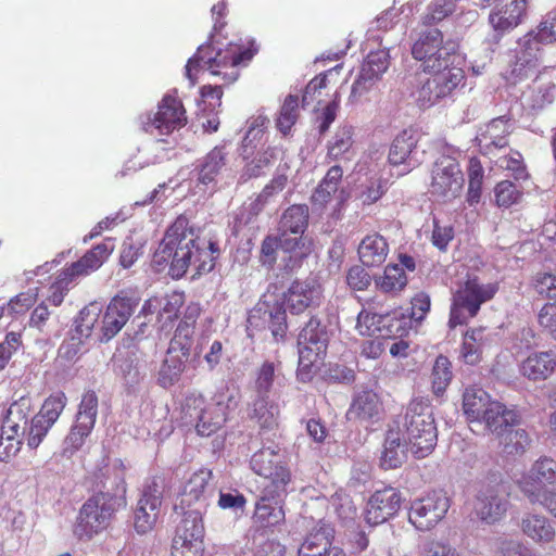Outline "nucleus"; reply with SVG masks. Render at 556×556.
<instances>
[{"label": "nucleus", "instance_id": "19", "mask_svg": "<svg viewBox=\"0 0 556 556\" xmlns=\"http://www.w3.org/2000/svg\"><path fill=\"white\" fill-rule=\"evenodd\" d=\"M138 306V300L132 296L116 295L114 296L102 318L101 341H110L114 338L129 320Z\"/></svg>", "mask_w": 556, "mask_h": 556}, {"label": "nucleus", "instance_id": "32", "mask_svg": "<svg viewBox=\"0 0 556 556\" xmlns=\"http://www.w3.org/2000/svg\"><path fill=\"white\" fill-rule=\"evenodd\" d=\"M190 353L182 348L181 351L168 348L165 359L163 361L159 371V383L163 388L174 386L180 379L181 374L186 369V363Z\"/></svg>", "mask_w": 556, "mask_h": 556}, {"label": "nucleus", "instance_id": "24", "mask_svg": "<svg viewBox=\"0 0 556 556\" xmlns=\"http://www.w3.org/2000/svg\"><path fill=\"white\" fill-rule=\"evenodd\" d=\"M161 504V490L153 482L144 489L135 511V528L138 533H146L152 529L157 519Z\"/></svg>", "mask_w": 556, "mask_h": 556}, {"label": "nucleus", "instance_id": "17", "mask_svg": "<svg viewBox=\"0 0 556 556\" xmlns=\"http://www.w3.org/2000/svg\"><path fill=\"white\" fill-rule=\"evenodd\" d=\"M250 327L263 329L268 327L275 340H280L287 331V314L283 304L278 300L260 301L248 317Z\"/></svg>", "mask_w": 556, "mask_h": 556}, {"label": "nucleus", "instance_id": "59", "mask_svg": "<svg viewBox=\"0 0 556 556\" xmlns=\"http://www.w3.org/2000/svg\"><path fill=\"white\" fill-rule=\"evenodd\" d=\"M389 67V51L386 49L372 51L367 55L361 70L380 79L381 75Z\"/></svg>", "mask_w": 556, "mask_h": 556}, {"label": "nucleus", "instance_id": "44", "mask_svg": "<svg viewBox=\"0 0 556 556\" xmlns=\"http://www.w3.org/2000/svg\"><path fill=\"white\" fill-rule=\"evenodd\" d=\"M251 418L255 419L262 428L271 429L278 424L279 406L269 400L268 396L256 395L252 403L250 413Z\"/></svg>", "mask_w": 556, "mask_h": 556}, {"label": "nucleus", "instance_id": "14", "mask_svg": "<svg viewBox=\"0 0 556 556\" xmlns=\"http://www.w3.org/2000/svg\"><path fill=\"white\" fill-rule=\"evenodd\" d=\"M187 122L186 111L180 100L165 96L159 104L157 112L140 117L141 128L151 135H168L182 127Z\"/></svg>", "mask_w": 556, "mask_h": 556}, {"label": "nucleus", "instance_id": "31", "mask_svg": "<svg viewBox=\"0 0 556 556\" xmlns=\"http://www.w3.org/2000/svg\"><path fill=\"white\" fill-rule=\"evenodd\" d=\"M114 244L108 239L105 242L96 245L88 251L80 260L73 263L66 269L75 279L87 276L101 267L104 261L111 255Z\"/></svg>", "mask_w": 556, "mask_h": 556}, {"label": "nucleus", "instance_id": "58", "mask_svg": "<svg viewBox=\"0 0 556 556\" xmlns=\"http://www.w3.org/2000/svg\"><path fill=\"white\" fill-rule=\"evenodd\" d=\"M75 281L74 276L66 268L63 269L49 288L48 301L54 306L61 305L71 285Z\"/></svg>", "mask_w": 556, "mask_h": 556}, {"label": "nucleus", "instance_id": "54", "mask_svg": "<svg viewBox=\"0 0 556 556\" xmlns=\"http://www.w3.org/2000/svg\"><path fill=\"white\" fill-rule=\"evenodd\" d=\"M99 316V308L97 305H90L83 308L79 316L75 320V327L72 331V336H76L85 342L91 334L94 324Z\"/></svg>", "mask_w": 556, "mask_h": 556}, {"label": "nucleus", "instance_id": "45", "mask_svg": "<svg viewBox=\"0 0 556 556\" xmlns=\"http://www.w3.org/2000/svg\"><path fill=\"white\" fill-rule=\"evenodd\" d=\"M556 96V86L551 83H534L522 94L526 105L533 110H540L551 104Z\"/></svg>", "mask_w": 556, "mask_h": 556}, {"label": "nucleus", "instance_id": "49", "mask_svg": "<svg viewBox=\"0 0 556 556\" xmlns=\"http://www.w3.org/2000/svg\"><path fill=\"white\" fill-rule=\"evenodd\" d=\"M299 116L300 108L298 96H287L276 118V126L278 130L283 136L290 135L292 127L295 125Z\"/></svg>", "mask_w": 556, "mask_h": 556}, {"label": "nucleus", "instance_id": "37", "mask_svg": "<svg viewBox=\"0 0 556 556\" xmlns=\"http://www.w3.org/2000/svg\"><path fill=\"white\" fill-rule=\"evenodd\" d=\"M389 253V245L380 235L365 237L358 245V256L363 265L371 267L381 265Z\"/></svg>", "mask_w": 556, "mask_h": 556}, {"label": "nucleus", "instance_id": "12", "mask_svg": "<svg viewBox=\"0 0 556 556\" xmlns=\"http://www.w3.org/2000/svg\"><path fill=\"white\" fill-rule=\"evenodd\" d=\"M97 416L98 396L93 391H88L83 394L75 421L63 441V456L71 457L85 444L94 427Z\"/></svg>", "mask_w": 556, "mask_h": 556}, {"label": "nucleus", "instance_id": "42", "mask_svg": "<svg viewBox=\"0 0 556 556\" xmlns=\"http://www.w3.org/2000/svg\"><path fill=\"white\" fill-rule=\"evenodd\" d=\"M228 153L225 147H215L203 159L199 169L198 180L203 185L213 182L225 167Z\"/></svg>", "mask_w": 556, "mask_h": 556}, {"label": "nucleus", "instance_id": "18", "mask_svg": "<svg viewBox=\"0 0 556 556\" xmlns=\"http://www.w3.org/2000/svg\"><path fill=\"white\" fill-rule=\"evenodd\" d=\"M212 472L208 470H200L193 473L186 482L175 504V510L178 513L188 509H200L202 513L206 506L207 500L213 493L210 484Z\"/></svg>", "mask_w": 556, "mask_h": 556}, {"label": "nucleus", "instance_id": "55", "mask_svg": "<svg viewBox=\"0 0 556 556\" xmlns=\"http://www.w3.org/2000/svg\"><path fill=\"white\" fill-rule=\"evenodd\" d=\"M501 444L507 454H521L531 444V439L525 429L510 428L501 439Z\"/></svg>", "mask_w": 556, "mask_h": 556}, {"label": "nucleus", "instance_id": "10", "mask_svg": "<svg viewBox=\"0 0 556 556\" xmlns=\"http://www.w3.org/2000/svg\"><path fill=\"white\" fill-rule=\"evenodd\" d=\"M308 225V207L295 204L288 207L279 222L278 235L281 237L282 249L290 252L292 267L299 265L306 255L303 233Z\"/></svg>", "mask_w": 556, "mask_h": 556}, {"label": "nucleus", "instance_id": "2", "mask_svg": "<svg viewBox=\"0 0 556 556\" xmlns=\"http://www.w3.org/2000/svg\"><path fill=\"white\" fill-rule=\"evenodd\" d=\"M254 55L251 49L241 50L238 45L229 43L226 49L214 52L211 46L199 47L197 53L189 59L186 65V76L190 85L194 86L197 78L194 72L208 71L212 75L223 76L231 84L239 77L238 65L249 62Z\"/></svg>", "mask_w": 556, "mask_h": 556}, {"label": "nucleus", "instance_id": "62", "mask_svg": "<svg viewBox=\"0 0 556 556\" xmlns=\"http://www.w3.org/2000/svg\"><path fill=\"white\" fill-rule=\"evenodd\" d=\"M162 304L160 308V317L167 321H173L177 318L180 307L185 302L184 293L173 292L164 298H160Z\"/></svg>", "mask_w": 556, "mask_h": 556}, {"label": "nucleus", "instance_id": "23", "mask_svg": "<svg viewBox=\"0 0 556 556\" xmlns=\"http://www.w3.org/2000/svg\"><path fill=\"white\" fill-rule=\"evenodd\" d=\"M333 534L334 530L329 523L319 521L300 546L299 556H325L327 553L332 556H344L342 549L330 548Z\"/></svg>", "mask_w": 556, "mask_h": 556}, {"label": "nucleus", "instance_id": "43", "mask_svg": "<svg viewBox=\"0 0 556 556\" xmlns=\"http://www.w3.org/2000/svg\"><path fill=\"white\" fill-rule=\"evenodd\" d=\"M484 329L477 328L468 330L463 340L460 357L468 365H476L481 361L484 345L486 344Z\"/></svg>", "mask_w": 556, "mask_h": 556}, {"label": "nucleus", "instance_id": "15", "mask_svg": "<svg viewBox=\"0 0 556 556\" xmlns=\"http://www.w3.org/2000/svg\"><path fill=\"white\" fill-rule=\"evenodd\" d=\"M448 507L450 501L445 493L432 491L412 503L408 520L417 530L428 531L443 519Z\"/></svg>", "mask_w": 556, "mask_h": 556}, {"label": "nucleus", "instance_id": "63", "mask_svg": "<svg viewBox=\"0 0 556 556\" xmlns=\"http://www.w3.org/2000/svg\"><path fill=\"white\" fill-rule=\"evenodd\" d=\"M51 427V425H48L45 420L39 419V417L35 415L30 424L27 425V430L24 435L26 437L27 445L30 448L38 447Z\"/></svg>", "mask_w": 556, "mask_h": 556}, {"label": "nucleus", "instance_id": "16", "mask_svg": "<svg viewBox=\"0 0 556 556\" xmlns=\"http://www.w3.org/2000/svg\"><path fill=\"white\" fill-rule=\"evenodd\" d=\"M508 493L502 482L493 481L483 484L476 497L475 513L482 521L494 523L507 511Z\"/></svg>", "mask_w": 556, "mask_h": 556}, {"label": "nucleus", "instance_id": "47", "mask_svg": "<svg viewBox=\"0 0 556 556\" xmlns=\"http://www.w3.org/2000/svg\"><path fill=\"white\" fill-rule=\"evenodd\" d=\"M282 374L280 363L266 361L255 371V391L256 395L268 396L274 384L279 382Z\"/></svg>", "mask_w": 556, "mask_h": 556}, {"label": "nucleus", "instance_id": "3", "mask_svg": "<svg viewBox=\"0 0 556 556\" xmlns=\"http://www.w3.org/2000/svg\"><path fill=\"white\" fill-rule=\"evenodd\" d=\"M125 498L110 491L92 494L80 507L72 527L75 539L88 542L109 528L114 514L125 506Z\"/></svg>", "mask_w": 556, "mask_h": 556}, {"label": "nucleus", "instance_id": "1", "mask_svg": "<svg viewBox=\"0 0 556 556\" xmlns=\"http://www.w3.org/2000/svg\"><path fill=\"white\" fill-rule=\"evenodd\" d=\"M219 255L216 242L195 238L185 219H177L166 231L153 254L152 263L160 271L169 266L173 278H181L188 269L193 276L210 273Z\"/></svg>", "mask_w": 556, "mask_h": 556}, {"label": "nucleus", "instance_id": "9", "mask_svg": "<svg viewBox=\"0 0 556 556\" xmlns=\"http://www.w3.org/2000/svg\"><path fill=\"white\" fill-rule=\"evenodd\" d=\"M453 61L444 63L440 68H429L426 72L432 73L417 90L416 100L422 108H430L440 100L448 98L463 84L464 71L453 66Z\"/></svg>", "mask_w": 556, "mask_h": 556}, {"label": "nucleus", "instance_id": "38", "mask_svg": "<svg viewBox=\"0 0 556 556\" xmlns=\"http://www.w3.org/2000/svg\"><path fill=\"white\" fill-rule=\"evenodd\" d=\"M182 518L176 528L173 539L204 544V526L200 509L180 511Z\"/></svg>", "mask_w": 556, "mask_h": 556}, {"label": "nucleus", "instance_id": "13", "mask_svg": "<svg viewBox=\"0 0 556 556\" xmlns=\"http://www.w3.org/2000/svg\"><path fill=\"white\" fill-rule=\"evenodd\" d=\"M520 488L531 503L543 504L556 495V463L551 458L535 462L520 480Z\"/></svg>", "mask_w": 556, "mask_h": 556}, {"label": "nucleus", "instance_id": "39", "mask_svg": "<svg viewBox=\"0 0 556 556\" xmlns=\"http://www.w3.org/2000/svg\"><path fill=\"white\" fill-rule=\"evenodd\" d=\"M33 413L31 399L28 396H22L14 401L3 419V428L7 431H23L26 433L29 416Z\"/></svg>", "mask_w": 556, "mask_h": 556}, {"label": "nucleus", "instance_id": "50", "mask_svg": "<svg viewBox=\"0 0 556 556\" xmlns=\"http://www.w3.org/2000/svg\"><path fill=\"white\" fill-rule=\"evenodd\" d=\"M452 364L444 355H439L432 367L431 383L433 393L437 396L442 395L452 381Z\"/></svg>", "mask_w": 556, "mask_h": 556}, {"label": "nucleus", "instance_id": "27", "mask_svg": "<svg viewBox=\"0 0 556 556\" xmlns=\"http://www.w3.org/2000/svg\"><path fill=\"white\" fill-rule=\"evenodd\" d=\"M496 402L481 388H466L463 394L464 414L470 424L482 425V419L489 413L491 404H496Z\"/></svg>", "mask_w": 556, "mask_h": 556}, {"label": "nucleus", "instance_id": "7", "mask_svg": "<svg viewBox=\"0 0 556 556\" xmlns=\"http://www.w3.org/2000/svg\"><path fill=\"white\" fill-rule=\"evenodd\" d=\"M497 291L494 283H480L469 278L454 294L448 325L454 328L476 316L482 303L491 300Z\"/></svg>", "mask_w": 556, "mask_h": 556}, {"label": "nucleus", "instance_id": "64", "mask_svg": "<svg viewBox=\"0 0 556 556\" xmlns=\"http://www.w3.org/2000/svg\"><path fill=\"white\" fill-rule=\"evenodd\" d=\"M535 291L548 299H556V275L552 273H538L533 279Z\"/></svg>", "mask_w": 556, "mask_h": 556}, {"label": "nucleus", "instance_id": "5", "mask_svg": "<svg viewBox=\"0 0 556 556\" xmlns=\"http://www.w3.org/2000/svg\"><path fill=\"white\" fill-rule=\"evenodd\" d=\"M237 406V401L229 390L220 391L214 395L212 402L205 405L201 394L191 393L186 396L184 410L186 415L199 419L197 431L202 437L216 432L227 419L229 410Z\"/></svg>", "mask_w": 556, "mask_h": 556}, {"label": "nucleus", "instance_id": "28", "mask_svg": "<svg viewBox=\"0 0 556 556\" xmlns=\"http://www.w3.org/2000/svg\"><path fill=\"white\" fill-rule=\"evenodd\" d=\"M520 416L515 409L507 408L503 403L491 404L489 413L482 419V425L498 439L519 424Z\"/></svg>", "mask_w": 556, "mask_h": 556}, {"label": "nucleus", "instance_id": "57", "mask_svg": "<svg viewBox=\"0 0 556 556\" xmlns=\"http://www.w3.org/2000/svg\"><path fill=\"white\" fill-rule=\"evenodd\" d=\"M523 38L533 39L536 48H540L541 43L548 45L556 42V13L547 14L538 26L536 31H531Z\"/></svg>", "mask_w": 556, "mask_h": 556}, {"label": "nucleus", "instance_id": "34", "mask_svg": "<svg viewBox=\"0 0 556 556\" xmlns=\"http://www.w3.org/2000/svg\"><path fill=\"white\" fill-rule=\"evenodd\" d=\"M381 410V403L378 395L371 390L358 392L346 413L349 420H371L378 417Z\"/></svg>", "mask_w": 556, "mask_h": 556}, {"label": "nucleus", "instance_id": "33", "mask_svg": "<svg viewBox=\"0 0 556 556\" xmlns=\"http://www.w3.org/2000/svg\"><path fill=\"white\" fill-rule=\"evenodd\" d=\"M354 135L352 125L339 126L327 143V156L331 160H351L355 154Z\"/></svg>", "mask_w": 556, "mask_h": 556}, {"label": "nucleus", "instance_id": "52", "mask_svg": "<svg viewBox=\"0 0 556 556\" xmlns=\"http://www.w3.org/2000/svg\"><path fill=\"white\" fill-rule=\"evenodd\" d=\"M66 403V395L63 392H56L46 399L36 416L45 420L48 425L53 426L64 410Z\"/></svg>", "mask_w": 556, "mask_h": 556}, {"label": "nucleus", "instance_id": "11", "mask_svg": "<svg viewBox=\"0 0 556 556\" xmlns=\"http://www.w3.org/2000/svg\"><path fill=\"white\" fill-rule=\"evenodd\" d=\"M456 50L453 41H443V35L438 28L422 31L412 48L413 56L422 63L424 71L440 68L452 61Z\"/></svg>", "mask_w": 556, "mask_h": 556}, {"label": "nucleus", "instance_id": "51", "mask_svg": "<svg viewBox=\"0 0 556 556\" xmlns=\"http://www.w3.org/2000/svg\"><path fill=\"white\" fill-rule=\"evenodd\" d=\"M282 464H285L282 455L270 447L257 451L250 460L252 470L258 476L269 473Z\"/></svg>", "mask_w": 556, "mask_h": 556}, {"label": "nucleus", "instance_id": "22", "mask_svg": "<svg viewBox=\"0 0 556 556\" xmlns=\"http://www.w3.org/2000/svg\"><path fill=\"white\" fill-rule=\"evenodd\" d=\"M401 505V495L394 488L376 491L369 498L365 520L370 526H378L393 517Z\"/></svg>", "mask_w": 556, "mask_h": 556}, {"label": "nucleus", "instance_id": "60", "mask_svg": "<svg viewBox=\"0 0 556 556\" xmlns=\"http://www.w3.org/2000/svg\"><path fill=\"white\" fill-rule=\"evenodd\" d=\"M455 3L452 0H432L424 15V24L430 25L441 22L455 10Z\"/></svg>", "mask_w": 556, "mask_h": 556}, {"label": "nucleus", "instance_id": "30", "mask_svg": "<svg viewBox=\"0 0 556 556\" xmlns=\"http://www.w3.org/2000/svg\"><path fill=\"white\" fill-rule=\"evenodd\" d=\"M556 359L552 352H533L520 364V374L529 380L547 379L555 369Z\"/></svg>", "mask_w": 556, "mask_h": 556}, {"label": "nucleus", "instance_id": "25", "mask_svg": "<svg viewBox=\"0 0 556 556\" xmlns=\"http://www.w3.org/2000/svg\"><path fill=\"white\" fill-rule=\"evenodd\" d=\"M518 525L522 534L535 544L547 545L556 538L554 522L543 514L525 513Z\"/></svg>", "mask_w": 556, "mask_h": 556}, {"label": "nucleus", "instance_id": "61", "mask_svg": "<svg viewBox=\"0 0 556 556\" xmlns=\"http://www.w3.org/2000/svg\"><path fill=\"white\" fill-rule=\"evenodd\" d=\"M496 204L502 207H509L517 203L521 197L520 190L508 180L498 182L494 189Z\"/></svg>", "mask_w": 556, "mask_h": 556}, {"label": "nucleus", "instance_id": "20", "mask_svg": "<svg viewBox=\"0 0 556 556\" xmlns=\"http://www.w3.org/2000/svg\"><path fill=\"white\" fill-rule=\"evenodd\" d=\"M541 56V48H536L531 38H521L518 41V48L515 51L514 59L505 72V78L511 84H516L529 77L538 67Z\"/></svg>", "mask_w": 556, "mask_h": 556}, {"label": "nucleus", "instance_id": "21", "mask_svg": "<svg viewBox=\"0 0 556 556\" xmlns=\"http://www.w3.org/2000/svg\"><path fill=\"white\" fill-rule=\"evenodd\" d=\"M321 299V286L314 279L295 280L285 293V302L291 314H301L307 308L319 306Z\"/></svg>", "mask_w": 556, "mask_h": 556}, {"label": "nucleus", "instance_id": "29", "mask_svg": "<svg viewBox=\"0 0 556 556\" xmlns=\"http://www.w3.org/2000/svg\"><path fill=\"white\" fill-rule=\"evenodd\" d=\"M527 0H513L509 3L495 8L489 21L495 30L507 31L517 27L526 16Z\"/></svg>", "mask_w": 556, "mask_h": 556}, {"label": "nucleus", "instance_id": "4", "mask_svg": "<svg viewBox=\"0 0 556 556\" xmlns=\"http://www.w3.org/2000/svg\"><path fill=\"white\" fill-rule=\"evenodd\" d=\"M404 438L412 454L417 458L428 456L434 448L438 432L432 408L428 400L414 399L406 410Z\"/></svg>", "mask_w": 556, "mask_h": 556}, {"label": "nucleus", "instance_id": "53", "mask_svg": "<svg viewBox=\"0 0 556 556\" xmlns=\"http://www.w3.org/2000/svg\"><path fill=\"white\" fill-rule=\"evenodd\" d=\"M407 283L404 269L399 265H388L383 276L377 281V286L383 292H395L402 290Z\"/></svg>", "mask_w": 556, "mask_h": 556}, {"label": "nucleus", "instance_id": "56", "mask_svg": "<svg viewBox=\"0 0 556 556\" xmlns=\"http://www.w3.org/2000/svg\"><path fill=\"white\" fill-rule=\"evenodd\" d=\"M25 432L14 431L10 432L1 427L0 435V462H8L20 452L22 446V439Z\"/></svg>", "mask_w": 556, "mask_h": 556}, {"label": "nucleus", "instance_id": "35", "mask_svg": "<svg viewBox=\"0 0 556 556\" xmlns=\"http://www.w3.org/2000/svg\"><path fill=\"white\" fill-rule=\"evenodd\" d=\"M408 451L410 450L405 438L401 439L397 431H388L381 456V466L384 469L400 467L406 460Z\"/></svg>", "mask_w": 556, "mask_h": 556}, {"label": "nucleus", "instance_id": "41", "mask_svg": "<svg viewBox=\"0 0 556 556\" xmlns=\"http://www.w3.org/2000/svg\"><path fill=\"white\" fill-rule=\"evenodd\" d=\"M280 497L281 496H267L262 493L255 506L254 521L262 527H271L283 521L285 511L278 501Z\"/></svg>", "mask_w": 556, "mask_h": 556}, {"label": "nucleus", "instance_id": "48", "mask_svg": "<svg viewBox=\"0 0 556 556\" xmlns=\"http://www.w3.org/2000/svg\"><path fill=\"white\" fill-rule=\"evenodd\" d=\"M280 150L276 147H269L265 151L258 153L250 161L241 174L240 179L247 181L251 178L260 177L270 168L274 161L278 157Z\"/></svg>", "mask_w": 556, "mask_h": 556}, {"label": "nucleus", "instance_id": "8", "mask_svg": "<svg viewBox=\"0 0 556 556\" xmlns=\"http://www.w3.org/2000/svg\"><path fill=\"white\" fill-rule=\"evenodd\" d=\"M465 177L456 159L439 156L431 166L429 193L438 202H452L460 197Z\"/></svg>", "mask_w": 556, "mask_h": 556}, {"label": "nucleus", "instance_id": "46", "mask_svg": "<svg viewBox=\"0 0 556 556\" xmlns=\"http://www.w3.org/2000/svg\"><path fill=\"white\" fill-rule=\"evenodd\" d=\"M265 479L262 493L267 496H283L287 494V486L291 482V472L285 464L270 470L269 473L261 475Z\"/></svg>", "mask_w": 556, "mask_h": 556}, {"label": "nucleus", "instance_id": "6", "mask_svg": "<svg viewBox=\"0 0 556 556\" xmlns=\"http://www.w3.org/2000/svg\"><path fill=\"white\" fill-rule=\"evenodd\" d=\"M329 332L317 317H312L301 330L298 339L299 367L298 377L309 379L312 368L326 355Z\"/></svg>", "mask_w": 556, "mask_h": 556}, {"label": "nucleus", "instance_id": "26", "mask_svg": "<svg viewBox=\"0 0 556 556\" xmlns=\"http://www.w3.org/2000/svg\"><path fill=\"white\" fill-rule=\"evenodd\" d=\"M510 127L509 121L505 117L492 119L477 136L480 150L485 154L494 155L495 151L506 148Z\"/></svg>", "mask_w": 556, "mask_h": 556}, {"label": "nucleus", "instance_id": "40", "mask_svg": "<svg viewBox=\"0 0 556 556\" xmlns=\"http://www.w3.org/2000/svg\"><path fill=\"white\" fill-rule=\"evenodd\" d=\"M390 321L391 318L388 314L380 315L363 309L357 316L356 329L362 336L389 337L394 333L391 329L393 325Z\"/></svg>", "mask_w": 556, "mask_h": 556}, {"label": "nucleus", "instance_id": "36", "mask_svg": "<svg viewBox=\"0 0 556 556\" xmlns=\"http://www.w3.org/2000/svg\"><path fill=\"white\" fill-rule=\"evenodd\" d=\"M416 139L408 131H403L393 140L390 151H389V162L390 164L405 165V168L400 172L397 175L402 176L412 170L415 164L412 163L410 154L413 150L416 148Z\"/></svg>", "mask_w": 556, "mask_h": 556}]
</instances>
